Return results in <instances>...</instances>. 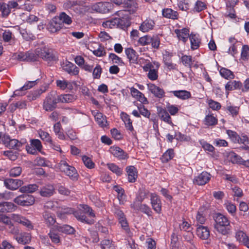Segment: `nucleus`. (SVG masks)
I'll return each mask as SVG.
<instances>
[{
	"label": "nucleus",
	"mask_w": 249,
	"mask_h": 249,
	"mask_svg": "<svg viewBox=\"0 0 249 249\" xmlns=\"http://www.w3.org/2000/svg\"><path fill=\"white\" fill-rule=\"evenodd\" d=\"M3 155L10 160L15 161L18 158V153L13 151L8 150L3 152Z\"/></svg>",
	"instance_id": "nucleus-61"
},
{
	"label": "nucleus",
	"mask_w": 249,
	"mask_h": 249,
	"mask_svg": "<svg viewBox=\"0 0 249 249\" xmlns=\"http://www.w3.org/2000/svg\"><path fill=\"white\" fill-rule=\"evenodd\" d=\"M92 114L94 116L95 121L100 127L104 128L108 125L107 117L102 113L98 111H93Z\"/></svg>",
	"instance_id": "nucleus-16"
},
{
	"label": "nucleus",
	"mask_w": 249,
	"mask_h": 249,
	"mask_svg": "<svg viewBox=\"0 0 249 249\" xmlns=\"http://www.w3.org/2000/svg\"><path fill=\"white\" fill-rule=\"evenodd\" d=\"M63 69L69 74L73 75L78 74L79 72L78 68L73 63L69 61H67L65 64H64Z\"/></svg>",
	"instance_id": "nucleus-29"
},
{
	"label": "nucleus",
	"mask_w": 249,
	"mask_h": 249,
	"mask_svg": "<svg viewBox=\"0 0 249 249\" xmlns=\"http://www.w3.org/2000/svg\"><path fill=\"white\" fill-rule=\"evenodd\" d=\"M56 229L59 232L68 234H73L75 232L74 228L68 225L58 226L56 227Z\"/></svg>",
	"instance_id": "nucleus-36"
},
{
	"label": "nucleus",
	"mask_w": 249,
	"mask_h": 249,
	"mask_svg": "<svg viewBox=\"0 0 249 249\" xmlns=\"http://www.w3.org/2000/svg\"><path fill=\"white\" fill-rule=\"evenodd\" d=\"M155 21L150 18H147L141 24L139 29L142 32L145 33L153 29L155 26Z\"/></svg>",
	"instance_id": "nucleus-20"
},
{
	"label": "nucleus",
	"mask_w": 249,
	"mask_h": 249,
	"mask_svg": "<svg viewBox=\"0 0 249 249\" xmlns=\"http://www.w3.org/2000/svg\"><path fill=\"white\" fill-rule=\"evenodd\" d=\"M169 92L172 93L175 96L182 100H187L191 97L190 92L186 90L171 91Z\"/></svg>",
	"instance_id": "nucleus-27"
},
{
	"label": "nucleus",
	"mask_w": 249,
	"mask_h": 249,
	"mask_svg": "<svg viewBox=\"0 0 249 249\" xmlns=\"http://www.w3.org/2000/svg\"><path fill=\"white\" fill-rule=\"evenodd\" d=\"M60 170L63 172L67 176L72 180H76L78 178V174L75 168L69 164L67 161L62 160L59 163Z\"/></svg>",
	"instance_id": "nucleus-4"
},
{
	"label": "nucleus",
	"mask_w": 249,
	"mask_h": 249,
	"mask_svg": "<svg viewBox=\"0 0 249 249\" xmlns=\"http://www.w3.org/2000/svg\"><path fill=\"white\" fill-rule=\"evenodd\" d=\"M38 186L36 184H29L21 187L19 189L21 193H32L38 189Z\"/></svg>",
	"instance_id": "nucleus-37"
},
{
	"label": "nucleus",
	"mask_w": 249,
	"mask_h": 249,
	"mask_svg": "<svg viewBox=\"0 0 249 249\" xmlns=\"http://www.w3.org/2000/svg\"><path fill=\"white\" fill-rule=\"evenodd\" d=\"M122 119L125 124L126 129L131 132H133L134 131V128L132 125V122L131 120L130 117L126 113H123Z\"/></svg>",
	"instance_id": "nucleus-38"
},
{
	"label": "nucleus",
	"mask_w": 249,
	"mask_h": 249,
	"mask_svg": "<svg viewBox=\"0 0 249 249\" xmlns=\"http://www.w3.org/2000/svg\"><path fill=\"white\" fill-rule=\"evenodd\" d=\"M54 193V188L52 185H47L43 187L40 191V195L43 197L51 196Z\"/></svg>",
	"instance_id": "nucleus-32"
},
{
	"label": "nucleus",
	"mask_w": 249,
	"mask_h": 249,
	"mask_svg": "<svg viewBox=\"0 0 249 249\" xmlns=\"http://www.w3.org/2000/svg\"><path fill=\"white\" fill-rule=\"evenodd\" d=\"M224 205L228 212L230 213L231 215L234 216L236 211V207L235 205L229 201L226 202Z\"/></svg>",
	"instance_id": "nucleus-58"
},
{
	"label": "nucleus",
	"mask_w": 249,
	"mask_h": 249,
	"mask_svg": "<svg viewBox=\"0 0 249 249\" xmlns=\"http://www.w3.org/2000/svg\"><path fill=\"white\" fill-rule=\"evenodd\" d=\"M63 27L62 23L59 21V19L55 17L47 25V29L51 33H55L59 31Z\"/></svg>",
	"instance_id": "nucleus-18"
},
{
	"label": "nucleus",
	"mask_w": 249,
	"mask_h": 249,
	"mask_svg": "<svg viewBox=\"0 0 249 249\" xmlns=\"http://www.w3.org/2000/svg\"><path fill=\"white\" fill-rule=\"evenodd\" d=\"M113 189L118 193L117 197L119 201L123 202L125 198L124 190L118 186H115Z\"/></svg>",
	"instance_id": "nucleus-53"
},
{
	"label": "nucleus",
	"mask_w": 249,
	"mask_h": 249,
	"mask_svg": "<svg viewBox=\"0 0 249 249\" xmlns=\"http://www.w3.org/2000/svg\"><path fill=\"white\" fill-rule=\"evenodd\" d=\"M23 183L22 180L18 179L7 178L4 181L5 187L10 190H16Z\"/></svg>",
	"instance_id": "nucleus-15"
},
{
	"label": "nucleus",
	"mask_w": 249,
	"mask_h": 249,
	"mask_svg": "<svg viewBox=\"0 0 249 249\" xmlns=\"http://www.w3.org/2000/svg\"><path fill=\"white\" fill-rule=\"evenodd\" d=\"M37 54L34 53L27 52L25 53H20L18 55V59L20 61H34L37 59Z\"/></svg>",
	"instance_id": "nucleus-22"
},
{
	"label": "nucleus",
	"mask_w": 249,
	"mask_h": 249,
	"mask_svg": "<svg viewBox=\"0 0 249 249\" xmlns=\"http://www.w3.org/2000/svg\"><path fill=\"white\" fill-rule=\"evenodd\" d=\"M207 8L206 3L199 0H197L192 9V11L194 13H199Z\"/></svg>",
	"instance_id": "nucleus-40"
},
{
	"label": "nucleus",
	"mask_w": 249,
	"mask_h": 249,
	"mask_svg": "<svg viewBox=\"0 0 249 249\" xmlns=\"http://www.w3.org/2000/svg\"><path fill=\"white\" fill-rule=\"evenodd\" d=\"M38 134L40 138L48 144L52 142V138L48 132L40 130L38 131Z\"/></svg>",
	"instance_id": "nucleus-55"
},
{
	"label": "nucleus",
	"mask_w": 249,
	"mask_h": 249,
	"mask_svg": "<svg viewBox=\"0 0 249 249\" xmlns=\"http://www.w3.org/2000/svg\"><path fill=\"white\" fill-rule=\"evenodd\" d=\"M2 142L6 147L9 149L19 150L22 146L26 142V140L20 141L15 139H11L9 135H4L2 137Z\"/></svg>",
	"instance_id": "nucleus-6"
},
{
	"label": "nucleus",
	"mask_w": 249,
	"mask_h": 249,
	"mask_svg": "<svg viewBox=\"0 0 249 249\" xmlns=\"http://www.w3.org/2000/svg\"><path fill=\"white\" fill-rule=\"evenodd\" d=\"M109 150L114 156L120 159H125L126 157L124 151L119 147L112 146Z\"/></svg>",
	"instance_id": "nucleus-34"
},
{
	"label": "nucleus",
	"mask_w": 249,
	"mask_h": 249,
	"mask_svg": "<svg viewBox=\"0 0 249 249\" xmlns=\"http://www.w3.org/2000/svg\"><path fill=\"white\" fill-rule=\"evenodd\" d=\"M107 165L110 171L117 176H121L122 174V169L119 168L117 165L114 163H107Z\"/></svg>",
	"instance_id": "nucleus-52"
},
{
	"label": "nucleus",
	"mask_w": 249,
	"mask_h": 249,
	"mask_svg": "<svg viewBox=\"0 0 249 249\" xmlns=\"http://www.w3.org/2000/svg\"><path fill=\"white\" fill-rule=\"evenodd\" d=\"M214 229L217 232L224 235L229 233L230 222L226 216L217 213L214 216Z\"/></svg>",
	"instance_id": "nucleus-1"
},
{
	"label": "nucleus",
	"mask_w": 249,
	"mask_h": 249,
	"mask_svg": "<svg viewBox=\"0 0 249 249\" xmlns=\"http://www.w3.org/2000/svg\"><path fill=\"white\" fill-rule=\"evenodd\" d=\"M36 53L38 57L47 61H52L54 58L52 51L46 47L37 48L36 50Z\"/></svg>",
	"instance_id": "nucleus-10"
},
{
	"label": "nucleus",
	"mask_w": 249,
	"mask_h": 249,
	"mask_svg": "<svg viewBox=\"0 0 249 249\" xmlns=\"http://www.w3.org/2000/svg\"><path fill=\"white\" fill-rule=\"evenodd\" d=\"M119 18H115L103 22L102 26L105 28H113L119 23Z\"/></svg>",
	"instance_id": "nucleus-49"
},
{
	"label": "nucleus",
	"mask_w": 249,
	"mask_h": 249,
	"mask_svg": "<svg viewBox=\"0 0 249 249\" xmlns=\"http://www.w3.org/2000/svg\"><path fill=\"white\" fill-rule=\"evenodd\" d=\"M11 217L10 218L6 215L3 214H0V222L8 226L9 228L11 229V230H12L13 228H15L14 227V225L11 221Z\"/></svg>",
	"instance_id": "nucleus-50"
},
{
	"label": "nucleus",
	"mask_w": 249,
	"mask_h": 249,
	"mask_svg": "<svg viewBox=\"0 0 249 249\" xmlns=\"http://www.w3.org/2000/svg\"><path fill=\"white\" fill-rule=\"evenodd\" d=\"M14 201L19 205L28 206L34 203L35 198L33 196L24 194L17 196Z\"/></svg>",
	"instance_id": "nucleus-9"
},
{
	"label": "nucleus",
	"mask_w": 249,
	"mask_h": 249,
	"mask_svg": "<svg viewBox=\"0 0 249 249\" xmlns=\"http://www.w3.org/2000/svg\"><path fill=\"white\" fill-rule=\"evenodd\" d=\"M162 16L166 18L176 20L178 18V14L177 11L171 8H165L162 10Z\"/></svg>",
	"instance_id": "nucleus-21"
},
{
	"label": "nucleus",
	"mask_w": 249,
	"mask_h": 249,
	"mask_svg": "<svg viewBox=\"0 0 249 249\" xmlns=\"http://www.w3.org/2000/svg\"><path fill=\"white\" fill-rule=\"evenodd\" d=\"M196 234L199 238L207 239L210 236V231L206 227L200 226L197 228Z\"/></svg>",
	"instance_id": "nucleus-33"
},
{
	"label": "nucleus",
	"mask_w": 249,
	"mask_h": 249,
	"mask_svg": "<svg viewBox=\"0 0 249 249\" xmlns=\"http://www.w3.org/2000/svg\"><path fill=\"white\" fill-rule=\"evenodd\" d=\"M56 84L58 88L62 90H65L68 89L72 90L73 86L76 85L74 81H68L65 79L57 80L56 81Z\"/></svg>",
	"instance_id": "nucleus-19"
},
{
	"label": "nucleus",
	"mask_w": 249,
	"mask_h": 249,
	"mask_svg": "<svg viewBox=\"0 0 249 249\" xmlns=\"http://www.w3.org/2000/svg\"><path fill=\"white\" fill-rule=\"evenodd\" d=\"M59 103H69L76 99V96L71 94H64L57 95Z\"/></svg>",
	"instance_id": "nucleus-31"
},
{
	"label": "nucleus",
	"mask_w": 249,
	"mask_h": 249,
	"mask_svg": "<svg viewBox=\"0 0 249 249\" xmlns=\"http://www.w3.org/2000/svg\"><path fill=\"white\" fill-rule=\"evenodd\" d=\"M211 175L207 172H202L196 177L193 180L195 184L198 185H203L209 181Z\"/></svg>",
	"instance_id": "nucleus-13"
},
{
	"label": "nucleus",
	"mask_w": 249,
	"mask_h": 249,
	"mask_svg": "<svg viewBox=\"0 0 249 249\" xmlns=\"http://www.w3.org/2000/svg\"><path fill=\"white\" fill-rule=\"evenodd\" d=\"M115 215L119 220V223L122 227L128 234V236L131 235L129 229L128 228V223L124 213L119 209H116L114 212Z\"/></svg>",
	"instance_id": "nucleus-11"
},
{
	"label": "nucleus",
	"mask_w": 249,
	"mask_h": 249,
	"mask_svg": "<svg viewBox=\"0 0 249 249\" xmlns=\"http://www.w3.org/2000/svg\"><path fill=\"white\" fill-rule=\"evenodd\" d=\"M82 159L85 165L87 168L89 169H92L94 168L95 164L90 158L86 156H83Z\"/></svg>",
	"instance_id": "nucleus-59"
},
{
	"label": "nucleus",
	"mask_w": 249,
	"mask_h": 249,
	"mask_svg": "<svg viewBox=\"0 0 249 249\" xmlns=\"http://www.w3.org/2000/svg\"><path fill=\"white\" fill-rule=\"evenodd\" d=\"M20 3L21 0H11L7 2L11 11L12 10L13 11H15L17 9H20V5H19Z\"/></svg>",
	"instance_id": "nucleus-54"
},
{
	"label": "nucleus",
	"mask_w": 249,
	"mask_h": 249,
	"mask_svg": "<svg viewBox=\"0 0 249 249\" xmlns=\"http://www.w3.org/2000/svg\"><path fill=\"white\" fill-rule=\"evenodd\" d=\"M174 156L173 150L169 149L167 150L162 156L161 160L163 162H167L171 160Z\"/></svg>",
	"instance_id": "nucleus-48"
},
{
	"label": "nucleus",
	"mask_w": 249,
	"mask_h": 249,
	"mask_svg": "<svg viewBox=\"0 0 249 249\" xmlns=\"http://www.w3.org/2000/svg\"><path fill=\"white\" fill-rule=\"evenodd\" d=\"M249 57V47L248 45H244L242 47L241 58L243 60L248 59Z\"/></svg>",
	"instance_id": "nucleus-63"
},
{
	"label": "nucleus",
	"mask_w": 249,
	"mask_h": 249,
	"mask_svg": "<svg viewBox=\"0 0 249 249\" xmlns=\"http://www.w3.org/2000/svg\"><path fill=\"white\" fill-rule=\"evenodd\" d=\"M219 73L221 76L226 79H232L234 78L233 73L230 71L225 68H222L219 71Z\"/></svg>",
	"instance_id": "nucleus-42"
},
{
	"label": "nucleus",
	"mask_w": 249,
	"mask_h": 249,
	"mask_svg": "<svg viewBox=\"0 0 249 249\" xmlns=\"http://www.w3.org/2000/svg\"><path fill=\"white\" fill-rule=\"evenodd\" d=\"M10 232L14 234V238L19 244L23 245L29 244L31 242V234L27 232H21L18 233V230L17 229L13 228L10 230Z\"/></svg>",
	"instance_id": "nucleus-7"
},
{
	"label": "nucleus",
	"mask_w": 249,
	"mask_h": 249,
	"mask_svg": "<svg viewBox=\"0 0 249 249\" xmlns=\"http://www.w3.org/2000/svg\"><path fill=\"white\" fill-rule=\"evenodd\" d=\"M2 31L3 32L2 33V37L4 42H10L14 38V36L10 30L7 29Z\"/></svg>",
	"instance_id": "nucleus-47"
},
{
	"label": "nucleus",
	"mask_w": 249,
	"mask_h": 249,
	"mask_svg": "<svg viewBox=\"0 0 249 249\" xmlns=\"http://www.w3.org/2000/svg\"><path fill=\"white\" fill-rule=\"evenodd\" d=\"M56 18L59 19V21H60L63 25V23L70 25L72 22L71 18L64 12L61 13L58 17H56Z\"/></svg>",
	"instance_id": "nucleus-46"
},
{
	"label": "nucleus",
	"mask_w": 249,
	"mask_h": 249,
	"mask_svg": "<svg viewBox=\"0 0 249 249\" xmlns=\"http://www.w3.org/2000/svg\"><path fill=\"white\" fill-rule=\"evenodd\" d=\"M111 8V4L108 2H99L94 3L90 6L91 12L106 13L109 11Z\"/></svg>",
	"instance_id": "nucleus-8"
},
{
	"label": "nucleus",
	"mask_w": 249,
	"mask_h": 249,
	"mask_svg": "<svg viewBox=\"0 0 249 249\" xmlns=\"http://www.w3.org/2000/svg\"><path fill=\"white\" fill-rule=\"evenodd\" d=\"M124 6L126 8L125 11L129 12L130 14H133L137 11L138 4L135 0H126L124 3Z\"/></svg>",
	"instance_id": "nucleus-26"
},
{
	"label": "nucleus",
	"mask_w": 249,
	"mask_h": 249,
	"mask_svg": "<svg viewBox=\"0 0 249 249\" xmlns=\"http://www.w3.org/2000/svg\"><path fill=\"white\" fill-rule=\"evenodd\" d=\"M191 48L193 50L197 49L199 46L200 39L196 35H191L190 36Z\"/></svg>",
	"instance_id": "nucleus-45"
},
{
	"label": "nucleus",
	"mask_w": 249,
	"mask_h": 249,
	"mask_svg": "<svg viewBox=\"0 0 249 249\" xmlns=\"http://www.w3.org/2000/svg\"><path fill=\"white\" fill-rule=\"evenodd\" d=\"M159 67V63L154 61L153 64H148L146 66H143L142 69L145 72H148L147 76L148 79L151 81H155L158 78V70Z\"/></svg>",
	"instance_id": "nucleus-5"
},
{
	"label": "nucleus",
	"mask_w": 249,
	"mask_h": 249,
	"mask_svg": "<svg viewBox=\"0 0 249 249\" xmlns=\"http://www.w3.org/2000/svg\"><path fill=\"white\" fill-rule=\"evenodd\" d=\"M16 206L12 203L4 202L0 203V212L6 213L14 211Z\"/></svg>",
	"instance_id": "nucleus-35"
},
{
	"label": "nucleus",
	"mask_w": 249,
	"mask_h": 249,
	"mask_svg": "<svg viewBox=\"0 0 249 249\" xmlns=\"http://www.w3.org/2000/svg\"><path fill=\"white\" fill-rule=\"evenodd\" d=\"M127 58L129 59L130 63L135 64L138 59V55L136 52L131 48H127L124 50Z\"/></svg>",
	"instance_id": "nucleus-25"
},
{
	"label": "nucleus",
	"mask_w": 249,
	"mask_h": 249,
	"mask_svg": "<svg viewBox=\"0 0 249 249\" xmlns=\"http://www.w3.org/2000/svg\"><path fill=\"white\" fill-rule=\"evenodd\" d=\"M59 103L56 91L50 92L44 100L43 108L47 111H51L54 109Z\"/></svg>",
	"instance_id": "nucleus-3"
},
{
	"label": "nucleus",
	"mask_w": 249,
	"mask_h": 249,
	"mask_svg": "<svg viewBox=\"0 0 249 249\" xmlns=\"http://www.w3.org/2000/svg\"><path fill=\"white\" fill-rule=\"evenodd\" d=\"M242 86V83L239 81H232L228 82L225 85L226 90H233L237 89H240Z\"/></svg>",
	"instance_id": "nucleus-41"
},
{
	"label": "nucleus",
	"mask_w": 249,
	"mask_h": 249,
	"mask_svg": "<svg viewBox=\"0 0 249 249\" xmlns=\"http://www.w3.org/2000/svg\"><path fill=\"white\" fill-rule=\"evenodd\" d=\"M131 207L135 209L138 210L139 209L142 212L146 213V214L149 215L151 213V211L150 208L147 206L146 204H141L140 206L137 205L135 202H134L133 204H131Z\"/></svg>",
	"instance_id": "nucleus-39"
},
{
	"label": "nucleus",
	"mask_w": 249,
	"mask_h": 249,
	"mask_svg": "<svg viewBox=\"0 0 249 249\" xmlns=\"http://www.w3.org/2000/svg\"><path fill=\"white\" fill-rule=\"evenodd\" d=\"M157 110L158 114L161 120L169 124H173L171 118L166 109L158 107Z\"/></svg>",
	"instance_id": "nucleus-24"
},
{
	"label": "nucleus",
	"mask_w": 249,
	"mask_h": 249,
	"mask_svg": "<svg viewBox=\"0 0 249 249\" xmlns=\"http://www.w3.org/2000/svg\"><path fill=\"white\" fill-rule=\"evenodd\" d=\"M11 219L15 222L22 224L29 229H33L34 226L31 221L21 215L15 213L12 214L11 215Z\"/></svg>",
	"instance_id": "nucleus-12"
},
{
	"label": "nucleus",
	"mask_w": 249,
	"mask_h": 249,
	"mask_svg": "<svg viewBox=\"0 0 249 249\" xmlns=\"http://www.w3.org/2000/svg\"><path fill=\"white\" fill-rule=\"evenodd\" d=\"M150 200L153 210L156 213H160L161 211V202L159 196L155 193H151Z\"/></svg>",
	"instance_id": "nucleus-14"
},
{
	"label": "nucleus",
	"mask_w": 249,
	"mask_h": 249,
	"mask_svg": "<svg viewBox=\"0 0 249 249\" xmlns=\"http://www.w3.org/2000/svg\"><path fill=\"white\" fill-rule=\"evenodd\" d=\"M73 210L71 208H65L59 210L57 212L58 216L63 218L64 217V215L66 214L73 213Z\"/></svg>",
	"instance_id": "nucleus-62"
},
{
	"label": "nucleus",
	"mask_w": 249,
	"mask_h": 249,
	"mask_svg": "<svg viewBox=\"0 0 249 249\" xmlns=\"http://www.w3.org/2000/svg\"><path fill=\"white\" fill-rule=\"evenodd\" d=\"M48 235L51 239L52 242L54 244H58L60 242V238L59 235L55 233L53 230H51Z\"/></svg>",
	"instance_id": "nucleus-57"
},
{
	"label": "nucleus",
	"mask_w": 249,
	"mask_h": 249,
	"mask_svg": "<svg viewBox=\"0 0 249 249\" xmlns=\"http://www.w3.org/2000/svg\"><path fill=\"white\" fill-rule=\"evenodd\" d=\"M247 237L246 234L242 231H238L235 233L236 240L242 244L245 242Z\"/></svg>",
	"instance_id": "nucleus-60"
},
{
	"label": "nucleus",
	"mask_w": 249,
	"mask_h": 249,
	"mask_svg": "<svg viewBox=\"0 0 249 249\" xmlns=\"http://www.w3.org/2000/svg\"><path fill=\"white\" fill-rule=\"evenodd\" d=\"M108 58L113 64H118L120 66H124V63L122 58L115 53H109Z\"/></svg>",
	"instance_id": "nucleus-43"
},
{
	"label": "nucleus",
	"mask_w": 249,
	"mask_h": 249,
	"mask_svg": "<svg viewBox=\"0 0 249 249\" xmlns=\"http://www.w3.org/2000/svg\"><path fill=\"white\" fill-rule=\"evenodd\" d=\"M78 209V211H73V214L75 218L83 223L93 224V220L88 219L85 215V213H88L89 216L95 217V215L92 210L87 205H80Z\"/></svg>",
	"instance_id": "nucleus-2"
},
{
	"label": "nucleus",
	"mask_w": 249,
	"mask_h": 249,
	"mask_svg": "<svg viewBox=\"0 0 249 249\" xmlns=\"http://www.w3.org/2000/svg\"><path fill=\"white\" fill-rule=\"evenodd\" d=\"M180 229L181 230H183L184 231H186L188 232V234L189 236V239H191L193 236V233L191 232L192 231V228L191 226V225L189 224L186 221H183L180 225Z\"/></svg>",
	"instance_id": "nucleus-44"
},
{
	"label": "nucleus",
	"mask_w": 249,
	"mask_h": 249,
	"mask_svg": "<svg viewBox=\"0 0 249 249\" xmlns=\"http://www.w3.org/2000/svg\"><path fill=\"white\" fill-rule=\"evenodd\" d=\"M128 176V180L129 182H134L137 178L136 168L133 166H129L126 168Z\"/></svg>",
	"instance_id": "nucleus-28"
},
{
	"label": "nucleus",
	"mask_w": 249,
	"mask_h": 249,
	"mask_svg": "<svg viewBox=\"0 0 249 249\" xmlns=\"http://www.w3.org/2000/svg\"><path fill=\"white\" fill-rule=\"evenodd\" d=\"M175 33L177 35L178 39L180 40H182L183 42H185L189 36V31L187 28L176 29L175 30Z\"/></svg>",
	"instance_id": "nucleus-30"
},
{
	"label": "nucleus",
	"mask_w": 249,
	"mask_h": 249,
	"mask_svg": "<svg viewBox=\"0 0 249 249\" xmlns=\"http://www.w3.org/2000/svg\"><path fill=\"white\" fill-rule=\"evenodd\" d=\"M151 36L148 35H145L139 38L138 43L142 46H145L150 44Z\"/></svg>",
	"instance_id": "nucleus-64"
},
{
	"label": "nucleus",
	"mask_w": 249,
	"mask_h": 249,
	"mask_svg": "<svg viewBox=\"0 0 249 249\" xmlns=\"http://www.w3.org/2000/svg\"><path fill=\"white\" fill-rule=\"evenodd\" d=\"M42 216L45 224L48 227L53 225L56 222L55 215L48 211L42 213Z\"/></svg>",
	"instance_id": "nucleus-23"
},
{
	"label": "nucleus",
	"mask_w": 249,
	"mask_h": 249,
	"mask_svg": "<svg viewBox=\"0 0 249 249\" xmlns=\"http://www.w3.org/2000/svg\"><path fill=\"white\" fill-rule=\"evenodd\" d=\"M147 85L148 90L155 97L158 98H162L164 97L165 92L162 89L152 83L147 84Z\"/></svg>",
	"instance_id": "nucleus-17"
},
{
	"label": "nucleus",
	"mask_w": 249,
	"mask_h": 249,
	"mask_svg": "<svg viewBox=\"0 0 249 249\" xmlns=\"http://www.w3.org/2000/svg\"><path fill=\"white\" fill-rule=\"evenodd\" d=\"M217 123V119L212 114L208 115L205 117L204 124L207 125H213Z\"/></svg>",
	"instance_id": "nucleus-51"
},
{
	"label": "nucleus",
	"mask_w": 249,
	"mask_h": 249,
	"mask_svg": "<svg viewBox=\"0 0 249 249\" xmlns=\"http://www.w3.org/2000/svg\"><path fill=\"white\" fill-rule=\"evenodd\" d=\"M0 11L1 12V16L2 17H7L10 13L11 10L8 6V3H1Z\"/></svg>",
	"instance_id": "nucleus-56"
}]
</instances>
